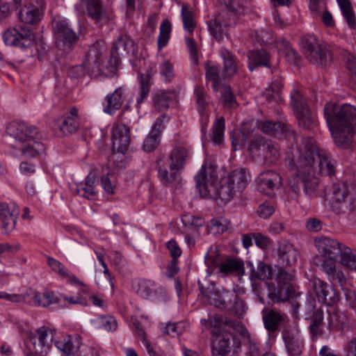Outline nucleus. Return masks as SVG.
<instances>
[{
    "instance_id": "nucleus-27",
    "label": "nucleus",
    "mask_w": 356,
    "mask_h": 356,
    "mask_svg": "<svg viewBox=\"0 0 356 356\" xmlns=\"http://www.w3.org/2000/svg\"><path fill=\"white\" fill-rule=\"evenodd\" d=\"M189 158V150L185 146L177 145L171 152L168 159L165 160L168 164L179 171L182 170Z\"/></svg>"
},
{
    "instance_id": "nucleus-20",
    "label": "nucleus",
    "mask_w": 356,
    "mask_h": 356,
    "mask_svg": "<svg viewBox=\"0 0 356 356\" xmlns=\"http://www.w3.org/2000/svg\"><path fill=\"white\" fill-rule=\"evenodd\" d=\"M313 285L319 302L327 305H333L339 302V293L325 282L320 279L315 280Z\"/></svg>"
},
{
    "instance_id": "nucleus-34",
    "label": "nucleus",
    "mask_w": 356,
    "mask_h": 356,
    "mask_svg": "<svg viewBox=\"0 0 356 356\" xmlns=\"http://www.w3.org/2000/svg\"><path fill=\"white\" fill-rule=\"evenodd\" d=\"M48 264L54 272L56 273L63 279L67 280L68 282L74 284H81V281L71 273L59 261L54 258H49Z\"/></svg>"
},
{
    "instance_id": "nucleus-14",
    "label": "nucleus",
    "mask_w": 356,
    "mask_h": 356,
    "mask_svg": "<svg viewBox=\"0 0 356 356\" xmlns=\"http://www.w3.org/2000/svg\"><path fill=\"white\" fill-rule=\"evenodd\" d=\"M8 134L15 139V148L17 145L28 142L33 138H38L39 131L35 126L24 122L13 121L7 127Z\"/></svg>"
},
{
    "instance_id": "nucleus-3",
    "label": "nucleus",
    "mask_w": 356,
    "mask_h": 356,
    "mask_svg": "<svg viewBox=\"0 0 356 356\" xmlns=\"http://www.w3.org/2000/svg\"><path fill=\"white\" fill-rule=\"evenodd\" d=\"M314 244L319 254L313 257V264L321 268L332 284L343 286L346 277L342 270L337 268L336 263L345 245L327 236L315 238Z\"/></svg>"
},
{
    "instance_id": "nucleus-15",
    "label": "nucleus",
    "mask_w": 356,
    "mask_h": 356,
    "mask_svg": "<svg viewBox=\"0 0 356 356\" xmlns=\"http://www.w3.org/2000/svg\"><path fill=\"white\" fill-rule=\"evenodd\" d=\"M206 263L208 266L218 268V272L224 275L239 274L244 270L243 261L231 257L209 256L206 258Z\"/></svg>"
},
{
    "instance_id": "nucleus-25",
    "label": "nucleus",
    "mask_w": 356,
    "mask_h": 356,
    "mask_svg": "<svg viewBox=\"0 0 356 356\" xmlns=\"http://www.w3.org/2000/svg\"><path fill=\"white\" fill-rule=\"evenodd\" d=\"M283 339L287 351L293 355H300L304 348V342L298 332L287 330L283 333Z\"/></svg>"
},
{
    "instance_id": "nucleus-37",
    "label": "nucleus",
    "mask_w": 356,
    "mask_h": 356,
    "mask_svg": "<svg viewBox=\"0 0 356 356\" xmlns=\"http://www.w3.org/2000/svg\"><path fill=\"white\" fill-rule=\"evenodd\" d=\"M257 126L264 133L271 136L279 133L288 134L291 131V127L289 124L282 122L275 123L270 120L259 122Z\"/></svg>"
},
{
    "instance_id": "nucleus-45",
    "label": "nucleus",
    "mask_w": 356,
    "mask_h": 356,
    "mask_svg": "<svg viewBox=\"0 0 356 356\" xmlns=\"http://www.w3.org/2000/svg\"><path fill=\"white\" fill-rule=\"evenodd\" d=\"M262 156L264 161L269 164H274L280 158V146L273 142H267L266 145L262 148Z\"/></svg>"
},
{
    "instance_id": "nucleus-8",
    "label": "nucleus",
    "mask_w": 356,
    "mask_h": 356,
    "mask_svg": "<svg viewBox=\"0 0 356 356\" xmlns=\"http://www.w3.org/2000/svg\"><path fill=\"white\" fill-rule=\"evenodd\" d=\"M302 43L304 54L312 63L326 65L331 61L330 52L327 46L320 44L314 35L304 36Z\"/></svg>"
},
{
    "instance_id": "nucleus-58",
    "label": "nucleus",
    "mask_w": 356,
    "mask_h": 356,
    "mask_svg": "<svg viewBox=\"0 0 356 356\" xmlns=\"http://www.w3.org/2000/svg\"><path fill=\"white\" fill-rule=\"evenodd\" d=\"M266 143L267 142L264 137L261 136H256L251 140L249 145L250 154L252 156H262V148H264V146L266 145Z\"/></svg>"
},
{
    "instance_id": "nucleus-32",
    "label": "nucleus",
    "mask_w": 356,
    "mask_h": 356,
    "mask_svg": "<svg viewBox=\"0 0 356 356\" xmlns=\"http://www.w3.org/2000/svg\"><path fill=\"white\" fill-rule=\"evenodd\" d=\"M229 183H232L238 193L244 190L250 181V174L244 169H236L232 171L227 177Z\"/></svg>"
},
{
    "instance_id": "nucleus-39",
    "label": "nucleus",
    "mask_w": 356,
    "mask_h": 356,
    "mask_svg": "<svg viewBox=\"0 0 356 356\" xmlns=\"http://www.w3.org/2000/svg\"><path fill=\"white\" fill-rule=\"evenodd\" d=\"M250 70L252 71L257 66L270 67L269 54L264 50L250 51L248 53Z\"/></svg>"
},
{
    "instance_id": "nucleus-56",
    "label": "nucleus",
    "mask_w": 356,
    "mask_h": 356,
    "mask_svg": "<svg viewBox=\"0 0 356 356\" xmlns=\"http://www.w3.org/2000/svg\"><path fill=\"white\" fill-rule=\"evenodd\" d=\"M151 76L149 74H141L139 77L140 91L137 99V104H141L145 99L150 90Z\"/></svg>"
},
{
    "instance_id": "nucleus-38",
    "label": "nucleus",
    "mask_w": 356,
    "mask_h": 356,
    "mask_svg": "<svg viewBox=\"0 0 356 356\" xmlns=\"http://www.w3.org/2000/svg\"><path fill=\"white\" fill-rule=\"evenodd\" d=\"M295 294L293 285H278V287L270 292L268 298L274 302H286Z\"/></svg>"
},
{
    "instance_id": "nucleus-7",
    "label": "nucleus",
    "mask_w": 356,
    "mask_h": 356,
    "mask_svg": "<svg viewBox=\"0 0 356 356\" xmlns=\"http://www.w3.org/2000/svg\"><path fill=\"white\" fill-rule=\"evenodd\" d=\"M55 332L48 327H41L31 333L28 339L29 353L37 356H47L52 346Z\"/></svg>"
},
{
    "instance_id": "nucleus-60",
    "label": "nucleus",
    "mask_w": 356,
    "mask_h": 356,
    "mask_svg": "<svg viewBox=\"0 0 356 356\" xmlns=\"http://www.w3.org/2000/svg\"><path fill=\"white\" fill-rule=\"evenodd\" d=\"M154 283L150 280H143L138 283V294L144 298H149L154 293Z\"/></svg>"
},
{
    "instance_id": "nucleus-21",
    "label": "nucleus",
    "mask_w": 356,
    "mask_h": 356,
    "mask_svg": "<svg viewBox=\"0 0 356 356\" xmlns=\"http://www.w3.org/2000/svg\"><path fill=\"white\" fill-rule=\"evenodd\" d=\"M86 9L88 15L99 25H103L113 18L111 10L103 9L101 0H87Z\"/></svg>"
},
{
    "instance_id": "nucleus-11",
    "label": "nucleus",
    "mask_w": 356,
    "mask_h": 356,
    "mask_svg": "<svg viewBox=\"0 0 356 356\" xmlns=\"http://www.w3.org/2000/svg\"><path fill=\"white\" fill-rule=\"evenodd\" d=\"M3 42L6 45L26 49L33 44L35 35L27 26H18L6 29L3 34Z\"/></svg>"
},
{
    "instance_id": "nucleus-30",
    "label": "nucleus",
    "mask_w": 356,
    "mask_h": 356,
    "mask_svg": "<svg viewBox=\"0 0 356 356\" xmlns=\"http://www.w3.org/2000/svg\"><path fill=\"white\" fill-rule=\"evenodd\" d=\"M16 149L21 151L22 154L27 158L37 157L44 152L45 147L38 138H33L28 142L17 145Z\"/></svg>"
},
{
    "instance_id": "nucleus-28",
    "label": "nucleus",
    "mask_w": 356,
    "mask_h": 356,
    "mask_svg": "<svg viewBox=\"0 0 356 356\" xmlns=\"http://www.w3.org/2000/svg\"><path fill=\"white\" fill-rule=\"evenodd\" d=\"M27 296L30 297L29 304L36 307H46L54 302H59V300L54 297V293L48 290H45L42 293L30 290Z\"/></svg>"
},
{
    "instance_id": "nucleus-9",
    "label": "nucleus",
    "mask_w": 356,
    "mask_h": 356,
    "mask_svg": "<svg viewBox=\"0 0 356 356\" xmlns=\"http://www.w3.org/2000/svg\"><path fill=\"white\" fill-rule=\"evenodd\" d=\"M291 106L300 127L310 129L315 126L316 121L307 105V100L300 91L297 89H293L291 91Z\"/></svg>"
},
{
    "instance_id": "nucleus-13",
    "label": "nucleus",
    "mask_w": 356,
    "mask_h": 356,
    "mask_svg": "<svg viewBox=\"0 0 356 356\" xmlns=\"http://www.w3.org/2000/svg\"><path fill=\"white\" fill-rule=\"evenodd\" d=\"M350 186L344 182L335 183L332 186V209L336 213L351 211L352 197Z\"/></svg>"
},
{
    "instance_id": "nucleus-36",
    "label": "nucleus",
    "mask_w": 356,
    "mask_h": 356,
    "mask_svg": "<svg viewBox=\"0 0 356 356\" xmlns=\"http://www.w3.org/2000/svg\"><path fill=\"white\" fill-rule=\"evenodd\" d=\"M42 14V6L40 7H26L19 11V17L23 23L33 24L40 22Z\"/></svg>"
},
{
    "instance_id": "nucleus-1",
    "label": "nucleus",
    "mask_w": 356,
    "mask_h": 356,
    "mask_svg": "<svg viewBox=\"0 0 356 356\" xmlns=\"http://www.w3.org/2000/svg\"><path fill=\"white\" fill-rule=\"evenodd\" d=\"M307 148V146H303L300 151H291V158L289 159L288 184L296 197L300 193L301 183L304 184L305 192L307 195L317 196L319 180L315 176L314 167H312V154L309 158L305 156L309 151Z\"/></svg>"
},
{
    "instance_id": "nucleus-2",
    "label": "nucleus",
    "mask_w": 356,
    "mask_h": 356,
    "mask_svg": "<svg viewBox=\"0 0 356 356\" xmlns=\"http://www.w3.org/2000/svg\"><path fill=\"white\" fill-rule=\"evenodd\" d=\"M324 115L337 145L343 148L349 146L351 134L356 128V107L328 102L325 106Z\"/></svg>"
},
{
    "instance_id": "nucleus-57",
    "label": "nucleus",
    "mask_w": 356,
    "mask_h": 356,
    "mask_svg": "<svg viewBox=\"0 0 356 356\" xmlns=\"http://www.w3.org/2000/svg\"><path fill=\"white\" fill-rule=\"evenodd\" d=\"M159 74L165 83H170L175 76L172 63L168 60H163L159 65Z\"/></svg>"
},
{
    "instance_id": "nucleus-61",
    "label": "nucleus",
    "mask_w": 356,
    "mask_h": 356,
    "mask_svg": "<svg viewBox=\"0 0 356 356\" xmlns=\"http://www.w3.org/2000/svg\"><path fill=\"white\" fill-rule=\"evenodd\" d=\"M295 279L293 272H289L284 268L280 267L276 275V281L278 285H293L292 282Z\"/></svg>"
},
{
    "instance_id": "nucleus-59",
    "label": "nucleus",
    "mask_w": 356,
    "mask_h": 356,
    "mask_svg": "<svg viewBox=\"0 0 356 356\" xmlns=\"http://www.w3.org/2000/svg\"><path fill=\"white\" fill-rule=\"evenodd\" d=\"M225 131V118L217 119L213 126L212 140L216 144H220L223 138Z\"/></svg>"
},
{
    "instance_id": "nucleus-42",
    "label": "nucleus",
    "mask_w": 356,
    "mask_h": 356,
    "mask_svg": "<svg viewBox=\"0 0 356 356\" xmlns=\"http://www.w3.org/2000/svg\"><path fill=\"white\" fill-rule=\"evenodd\" d=\"M181 16L184 30L188 34H191L197 24L193 8L188 4H184L181 10Z\"/></svg>"
},
{
    "instance_id": "nucleus-41",
    "label": "nucleus",
    "mask_w": 356,
    "mask_h": 356,
    "mask_svg": "<svg viewBox=\"0 0 356 356\" xmlns=\"http://www.w3.org/2000/svg\"><path fill=\"white\" fill-rule=\"evenodd\" d=\"M273 278V268L264 261H259L254 268L251 264L250 279L252 280H268Z\"/></svg>"
},
{
    "instance_id": "nucleus-12",
    "label": "nucleus",
    "mask_w": 356,
    "mask_h": 356,
    "mask_svg": "<svg viewBox=\"0 0 356 356\" xmlns=\"http://www.w3.org/2000/svg\"><path fill=\"white\" fill-rule=\"evenodd\" d=\"M54 29L56 44L60 50H70L79 40V35L65 19L56 21L54 24Z\"/></svg>"
},
{
    "instance_id": "nucleus-51",
    "label": "nucleus",
    "mask_w": 356,
    "mask_h": 356,
    "mask_svg": "<svg viewBox=\"0 0 356 356\" xmlns=\"http://www.w3.org/2000/svg\"><path fill=\"white\" fill-rule=\"evenodd\" d=\"M171 31L172 25L168 19L163 20L160 26L159 35L157 41L159 50H161L168 44L170 38Z\"/></svg>"
},
{
    "instance_id": "nucleus-29",
    "label": "nucleus",
    "mask_w": 356,
    "mask_h": 356,
    "mask_svg": "<svg viewBox=\"0 0 356 356\" xmlns=\"http://www.w3.org/2000/svg\"><path fill=\"white\" fill-rule=\"evenodd\" d=\"M284 313H281L274 309L263 312V321L266 329L275 332L278 330L279 327L282 324L286 318Z\"/></svg>"
},
{
    "instance_id": "nucleus-64",
    "label": "nucleus",
    "mask_w": 356,
    "mask_h": 356,
    "mask_svg": "<svg viewBox=\"0 0 356 356\" xmlns=\"http://www.w3.org/2000/svg\"><path fill=\"white\" fill-rule=\"evenodd\" d=\"M253 238L256 245L262 250L267 249L272 243L268 236L259 232H254Z\"/></svg>"
},
{
    "instance_id": "nucleus-49",
    "label": "nucleus",
    "mask_w": 356,
    "mask_h": 356,
    "mask_svg": "<svg viewBox=\"0 0 356 356\" xmlns=\"http://www.w3.org/2000/svg\"><path fill=\"white\" fill-rule=\"evenodd\" d=\"M343 17L346 19L348 26L354 29L356 26V17L349 0H337Z\"/></svg>"
},
{
    "instance_id": "nucleus-48",
    "label": "nucleus",
    "mask_w": 356,
    "mask_h": 356,
    "mask_svg": "<svg viewBox=\"0 0 356 356\" xmlns=\"http://www.w3.org/2000/svg\"><path fill=\"white\" fill-rule=\"evenodd\" d=\"M133 46L132 40L127 35H121L113 43L111 51L112 58L116 62L118 59L119 55L121 54L120 50L122 49L124 51H128L130 47Z\"/></svg>"
},
{
    "instance_id": "nucleus-62",
    "label": "nucleus",
    "mask_w": 356,
    "mask_h": 356,
    "mask_svg": "<svg viewBox=\"0 0 356 356\" xmlns=\"http://www.w3.org/2000/svg\"><path fill=\"white\" fill-rule=\"evenodd\" d=\"M159 136L156 133L150 132L143 142V149L147 152L154 151L159 145Z\"/></svg>"
},
{
    "instance_id": "nucleus-16",
    "label": "nucleus",
    "mask_w": 356,
    "mask_h": 356,
    "mask_svg": "<svg viewBox=\"0 0 356 356\" xmlns=\"http://www.w3.org/2000/svg\"><path fill=\"white\" fill-rule=\"evenodd\" d=\"M111 138L113 149L124 154L131 143V131L129 127L122 123H115L111 129Z\"/></svg>"
},
{
    "instance_id": "nucleus-63",
    "label": "nucleus",
    "mask_w": 356,
    "mask_h": 356,
    "mask_svg": "<svg viewBox=\"0 0 356 356\" xmlns=\"http://www.w3.org/2000/svg\"><path fill=\"white\" fill-rule=\"evenodd\" d=\"M314 302V300L310 302L308 305L309 309L312 311V315L310 317V325L321 326L323 320V312L320 309H315Z\"/></svg>"
},
{
    "instance_id": "nucleus-44",
    "label": "nucleus",
    "mask_w": 356,
    "mask_h": 356,
    "mask_svg": "<svg viewBox=\"0 0 356 356\" xmlns=\"http://www.w3.org/2000/svg\"><path fill=\"white\" fill-rule=\"evenodd\" d=\"M91 324L95 329L104 330L107 332L116 330L118 323L115 318L109 315H102L91 320Z\"/></svg>"
},
{
    "instance_id": "nucleus-10",
    "label": "nucleus",
    "mask_w": 356,
    "mask_h": 356,
    "mask_svg": "<svg viewBox=\"0 0 356 356\" xmlns=\"http://www.w3.org/2000/svg\"><path fill=\"white\" fill-rule=\"evenodd\" d=\"M291 106L300 127L310 129L315 126L316 121L307 105V100L300 91L297 89H293L291 91Z\"/></svg>"
},
{
    "instance_id": "nucleus-6",
    "label": "nucleus",
    "mask_w": 356,
    "mask_h": 356,
    "mask_svg": "<svg viewBox=\"0 0 356 356\" xmlns=\"http://www.w3.org/2000/svg\"><path fill=\"white\" fill-rule=\"evenodd\" d=\"M198 287L201 294L204 296V301L207 304L213 305L216 307L224 309L229 307L235 309L236 305L240 304L243 308L242 302H237V295L233 291H228L222 289V290H216L213 284L204 287L200 281L198 282Z\"/></svg>"
},
{
    "instance_id": "nucleus-52",
    "label": "nucleus",
    "mask_w": 356,
    "mask_h": 356,
    "mask_svg": "<svg viewBox=\"0 0 356 356\" xmlns=\"http://www.w3.org/2000/svg\"><path fill=\"white\" fill-rule=\"evenodd\" d=\"M238 193L237 190L232 183H229L228 179L225 177L222 180V184L218 189L219 197L224 202H228L232 200Z\"/></svg>"
},
{
    "instance_id": "nucleus-23",
    "label": "nucleus",
    "mask_w": 356,
    "mask_h": 356,
    "mask_svg": "<svg viewBox=\"0 0 356 356\" xmlns=\"http://www.w3.org/2000/svg\"><path fill=\"white\" fill-rule=\"evenodd\" d=\"M79 121V110L75 107H70L64 119L60 122H58V126L63 134H71L78 129Z\"/></svg>"
},
{
    "instance_id": "nucleus-4",
    "label": "nucleus",
    "mask_w": 356,
    "mask_h": 356,
    "mask_svg": "<svg viewBox=\"0 0 356 356\" xmlns=\"http://www.w3.org/2000/svg\"><path fill=\"white\" fill-rule=\"evenodd\" d=\"M105 46L103 42L97 41L89 49L83 64L73 66L68 71L72 79L83 77L88 73L91 77H97L102 72L103 53Z\"/></svg>"
},
{
    "instance_id": "nucleus-50",
    "label": "nucleus",
    "mask_w": 356,
    "mask_h": 356,
    "mask_svg": "<svg viewBox=\"0 0 356 356\" xmlns=\"http://www.w3.org/2000/svg\"><path fill=\"white\" fill-rule=\"evenodd\" d=\"M341 264L346 268L356 270V251L347 246L339 254Z\"/></svg>"
},
{
    "instance_id": "nucleus-19",
    "label": "nucleus",
    "mask_w": 356,
    "mask_h": 356,
    "mask_svg": "<svg viewBox=\"0 0 356 356\" xmlns=\"http://www.w3.org/2000/svg\"><path fill=\"white\" fill-rule=\"evenodd\" d=\"M195 179L200 195L207 197L209 195V186H212L216 181V170L212 166L203 165Z\"/></svg>"
},
{
    "instance_id": "nucleus-22",
    "label": "nucleus",
    "mask_w": 356,
    "mask_h": 356,
    "mask_svg": "<svg viewBox=\"0 0 356 356\" xmlns=\"http://www.w3.org/2000/svg\"><path fill=\"white\" fill-rule=\"evenodd\" d=\"M81 343V337L78 334L62 336L55 340L56 347L65 356H74Z\"/></svg>"
},
{
    "instance_id": "nucleus-47",
    "label": "nucleus",
    "mask_w": 356,
    "mask_h": 356,
    "mask_svg": "<svg viewBox=\"0 0 356 356\" xmlns=\"http://www.w3.org/2000/svg\"><path fill=\"white\" fill-rule=\"evenodd\" d=\"M206 78L208 81L212 83V88L214 91L218 92L221 86L220 80V67L212 62L209 61L205 66Z\"/></svg>"
},
{
    "instance_id": "nucleus-35",
    "label": "nucleus",
    "mask_w": 356,
    "mask_h": 356,
    "mask_svg": "<svg viewBox=\"0 0 356 356\" xmlns=\"http://www.w3.org/2000/svg\"><path fill=\"white\" fill-rule=\"evenodd\" d=\"M278 253L280 260L283 265L291 266L297 261L298 252L291 244L284 243L280 245Z\"/></svg>"
},
{
    "instance_id": "nucleus-54",
    "label": "nucleus",
    "mask_w": 356,
    "mask_h": 356,
    "mask_svg": "<svg viewBox=\"0 0 356 356\" xmlns=\"http://www.w3.org/2000/svg\"><path fill=\"white\" fill-rule=\"evenodd\" d=\"M348 325V318L343 312H337L330 316L329 326L331 330H343Z\"/></svg>"
},
{
    "instance_id": "nucleus-46",
    "label": "nucleus",
    "mask_w": 356,
    "mask_h": 356,
    "mask_svg": "<svg viewBox=\"0 0 356 356\" xmlns=\"http://www.w3.org/2000/svg\"><path fill=\"white\" fill-rule=\"evenodd\" d=\"M232 25L229 22L228 24H222L220 18L211 20L209 22V31L213 38L218 41H222L227 36L228 26Z\"/></svg>"
},
{
    "instance_id": "nucleus-24",
    "label": "nucleus",
    "mask_w": 356,
    "mask_h": 356,
    "mask_svg": "<svg viewBox=\"0 0 356 356\" xmlns=\"http://www.w3.org/2000/svg\"><path fill=\"white\" fill-rule=\"evenodd\" d=\"M158 177L165 186H170L179 179V171L170 166L163 159L157 161Z\"/></svg>"
},
{
    "instance_id": "nucleus-31",
    "label": "nucleus",
    "mask_w": 356,
    "mask_h": 356,
    "mask_svg": "<svg viewBox=\"0 0 356 356\" xmlns=\"http://www.w3.org/2000/svg\"><path fill=\"white\" fill-rule=\"evenodd\" d=\"M125 93V89L123 87H119L112 93L106 97V106L104 111L110 115H112L115 111L119 110L123 102Z\"/></svg>"
},
{
    "instance_id": "nucleus-26",
    "label": "nucleus",
    "mask_w": 356,
    "mask_h": 356,
    "mask_svg": "<svg viewBox=\"0 0 356 356\" xmlns=\"http://www.w3.org/2000/svg\"><path fill=\"white\" fill-rule=\"evenodd\" d=\"M197 103V108L200 115V120L202 127L207 126L209 122V100L204 89L202 87H196L194 91Z\"/></svg>"
},
{
    "instance_id": "nucleus-53",
    "label": "nucleus",
    "mask_w": 356,
    "mask_h": 356,
    "mask_svg": "<svg viewBox=\"0 0 356 356\" xmlns=\"http://www.w3.org/2000/svg\"><path fill=\"white\" fill-rule=\"evenodd\" d=\"M230 227V221L223 218L212 219L208 225L209 232L213 234L224 233Z\"/></svg>"
},
{
    "instance_id": "nucleus-43",
    "label": "nucleus",
    "mask_w": 356,
    "mask_h": 356,
    "mask_svg": "<svg viewBox=\"0 0 356 356\" xmlns=\"http://www.w3.org/2000/svg\"><path fill=\"white\" fill-rule=\"evenodd\" d=\"M220 54L224 62V76L231 77L234 76L238 69L235 56L227 49H221Z\"/></svg>"
},
{
    "instance_id": "nucleus-33",
    "label": "nucleus",
    "mask_w": 356,
    "mask_h": 356,
    "mask_svg": "<svg viewBox=\"0 0 356 356\" xmlns=\"http://www.w3.org/2000/svg\"><path fill=\"white\" fill-rule=\"evenodd\" d=\"M175 91L173 90H160L153 96V104L159 111L166 110L169 107L170 102L175 97Z\"/></svg>"
},
{
    "instance_id": "nucleus-5",
    "label": "nucleus",
    "mask_w": 356,
    "mask_h": 356,
    "mask_svg": "<svg viewBox=\"0 0 356 356\" xmlns=\"http://www.w3.org/2000/svg\"><path fill=\"white\" fill-rule=\"evenodd\" d=\"M303 146H307L308 152L305 154L306 158H309L310 153H312V167H314L316 172L325 176H330L334 173V165L323 149H319L315 140L311 136H302L301 143L292 151H300Z\"/></svg>"
},
{
    "instance_id": "nucleus-40",
    "label": "nucleus",
    "mask_w": 356,
    "mask_h": 356,
    "mask_svg": "<svg viewBox=\"0 0 356 356\" xmlns=\"http://www.w3.org/2000/svg\"><path fill=\"white\" fill-rule=\"evenodd\" d=\"M230 334L218 336L213 343V356H227L231 351Z\"/></svg>"
},
{
    "instance_id": "nucleus-17",
    "label": "nucleus",
    "mask_w": 356,
    "mask_h": 356,
    "mask_svg": "<svg viewBox=\"0 0 356 356\" xmlns=\"http://www.w3.org/2000/svg\"><path fill=\"white\" fill-rule=\"evenodd\" d=\"M257 184L260 193L271 195L275 189L282 186V177L274 170H266L259 174Z\"/></svg>"
},
{
    "instance_id": "nucleus-55",
    "label": "nucleus",
    "mask_w": 356,
    "mask_h": 356,
    "mask_svg": "<svg viewBox=\"0 0 356 356\" xmlns=\"http://www.w3.org/2000/svg\"><path fill=\"white\" fill-rule=\"evenodd\" d=\"M218 91L221 92V101L227 108H234L237 105L235 96L229 86L221 85Z\"/></svg>"
},
{
    "instance_id": "nucleus-18",
    "label": "nucleus",
    "mask_w": 356,
    "mask_h": 356,
    "mask_svg": "<svg viewBox=\"0 0 356 356\" xmlns=\"http://www.w3.org/2000/svg\"><path fill=\"white\" fill-rule=\"evenodd\" d=\"M19 214V209L15 204L0 202L1 227L4 234H9L15 229Z\"/></svg>"
}]
</instances>
